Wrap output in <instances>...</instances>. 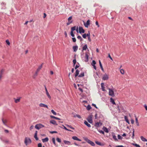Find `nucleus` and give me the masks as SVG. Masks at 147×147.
Here are the masks:
<instances>
[{"label":"nucleus","mask_w":147,"mask_h":147,"mask_svg":"<svg viewBox=\"0 0 147 147\" xmlns=\"http://www.w3.org/2000/svg\"><path fill=\"white\" fill-rule=\"evenodd\" d=\"M84 76V72H83L82 73H81L80 75L78 76V77L81 78L82 77H83Z\"/></svg>","instance_id":"nucleus-30"},{"label":"nucleus","mask_w":147,"mask_h":147,"mask_svg":"<svg viewBox=\"0 0 147 147\" xmlns=\"http://www.w3.org/2000/svg\"><path fill=\"white\" fill-rule=\"evenodd\" d=\"M76 26H75L74 27H72L71 28V32H73L74 31H75L76 30Z\"/></svg>","instance_id":"nucleus-35"},{"label":"nucleus","mask_w":147,"mask_h":147,"mask_svg":"<svg viewBox=\"0 0 147 147\" xmlns=\"http://www.w3.org/2000/svg\"><path fill=\"white\" fill-rule=\"evenodd\" d=\"M96 64V62L94 60H93L92 61V63H91V65L92 66Z\"/></svg>","instance_id":"nucleus-47"},{"label":"nucleus","mask_w":147,"mask_h":147,"mask_svg":"<svg viewBox=\"0 0 147 147\" xmlns=\"http://www.w3.org/2000/svg\"><path fill=\"white\" fill-rule=\"evenodd\" d=\"M21 97H18L17 99H15V102L16 103H17L18 102H19L20 101V99Z\"/></svg>","instance_id":"nucleus-39"},{"label":"nucleus","mask_w":147,"mask_h":147,"mask_svg":"<svg viewBox=\"0 0 147 147\" xmlns=\"http://www.w3.org/2000/svg\"><path fill=\"white\" fill-rule=\"evenodd\" d=\"M89 56L88 54L87 53H85V61L86 62H88V58H89Z\"/></svg>","instance_id":"nucleus-16"},{"label":"nucleus","mask_w":147,"mask_h":147,"mask_svg":"<svg viewBox=\"0 0 147 147\" xmlns=\"http://www.w3.org/2000/svg\"><path fill=\"white\" fill-rule=\"evenodd\" d=\"M83 139L86 141L88 144H90L92 146H95L94 143L90 140L88 139L87 137H84Z\"/></svg>","instance_id":"nucleus-1"},{"label":"nucleus","mask_w":147,"mask_h":147,"mask_svg":"<svg viewBox=\"0 0 147 147\" xmlns=\"http://www.w3.org/2000/svg\"><path fill=\"white\" fill-rule=\"evenodd\" d=\"M50 133L51 134H53V133H57V131H50Z\"/></svg>","instance_id":"nucleus-58"},{"label":"nucleus","mask_w":147,"mask_h":147,"mask_svg":"<svg viewBox=\"0 0 147 147\" xmlns=\"http://www.w3.org/2000/svg\"><path fill=\"white\" fill-rule=\"evenodd\" d=\"M85 32V30L81 26H80L79 27V32L80 34L84 33Z\"/></svg>","instance_id":"nucleus-9"},{"label":"nucleus","mask_w":147,"mask_h":147,"mask_svg":"<svg viewBox=\"0 0 147 147\" xmlns=\"http://www.w3.org/2000/svg\"><path fill=\"white\" fill-rule=\"evenodd\" d=\"M34 138H35V139L36 140V141H37V140H38V138L37 136V135L34 134Z\"/></svg>","instance_id":"nucleus-49"},{"label":"nucleus","mask_w":147,"mask_h":147,"mask_svg":"<svg viewBox=\"0 0 147 147\" xmlns=\"http://www.w3.org/2000/svg\"><path fill=\"white\" fill-rule=\"evenodd\" d=\"M104 83H102L101 84V87L102 90L103 91H106V90L105 89V87L104 86Z\"/></svg>","instance_id":"nucleus-24"},{"label":"nucleus","mask_w":147,"mask_h":147,"mask_svg":"<svg viewBox=\"0 0 147 147\" xmlns=\"http://www.w3.org/2000/svg\"><path fill=\"white\" fill-rule=\"evenodd\" d=\"M93 115L92 114H91L90 115H89L88 117L87 120L88 122L92 124L93 123V121L92 119Z\"/></svg>","instance_id":"nucleus-4"},{"label":"nucleus","mask_w":147,"mask_h":147,"mask_svg":"<svg viewBox=\"0 0 147 147\" xmlns=\"http://www.w3.org/2000/svg\"><path fill=\"white\" fill-rule=\"evenodd\" d=\"M72 41L73 42H75L76 41V39L75 38L73 37L72 38Z\"/></svg>","instance_id":"nucleus-60"},{"label":"nucleus","mask_w":147,"mask_h":147,"mask_svg":"<svg viewBox=\"0 0 147 147\" xmlns=\"http://www.w3.org/2000/svg\"><path fill=\"white\" fill-rule=\"evenodd\" d=\"M64 143L68 145H70L71 144V142L69 141H67L66 140H64L63 141Z\"/></svg>","instance_id":"nucleus-27"},{"label":"nucleus","mask_w":147,"mask_h":147,"mask_svg":"<svg viewBox=\"0 0 147 147\" xmlns=\"http://www.w3.org/2000/svg\"><path fill=\"white\" fill-rule=\"evenodd\" d=\"M72 139L74 140H76L77 141H82L81 140L78 138L77 136H73L72 137Z\"/></svg>","instance_id":"nucleus-18"},{"label":"nucleus","mask_w":147,"mask_h":147,"mask_svg":"<svg viewBox=\"0 0 147 147\" xmlns=\"http://www.w3.org/2000/svg\"><path fill=\"white\" fill-rule=\"evenodd\" d=\"M86 49H88V51L89 50L88 48V46L86 44L82 47V51H83V50H86Z\"/></svg>","instance_id":"nucleus-26"},{"label":"nucleus","mask_w":147,"mask_h":147,"mask_svg":"<svg viewBox=\"0 0 147 147\" xmlns=\"http://www.w3.org/2000/svg\"><path fill=\"white\" fill-rule=\"evenodd\" d=\"M74 117H78L79 119H80L81 118V117L80 115H78V114H76V115H74Z\"/></svg>","instance_id":"nucleus-38"},{"label":"nucleus","mask_w":147,"mask_h":147,"mask_svg":"<svg viewBox=\"0 0 147 147\" xmlns=\"http://www.w3.org/2000/svg\"><path fill=\"white\" fill-rule=\"evenodd\" d=\"M90 25V20H88L86 23H84V25L85 27L88 28V26Z\"/></svg>","instance_id":"nucleus-11"},{"label":"nucleus","mask_w":147,"mask_h":147,"mask_svg":"<svg viewBox=\"0 0 147 147\" xmlns=\"http://www.w3.org/2000/svg\"><path fill=\"white\" fill-rule=\"evenodd\" d=\"M109 78V76L107 75L106 74H105L103 75L102 79L104 80H108Z\"/></svg>","instance_id":"nucleus-8"},{"label":"nucleus","mask_w":147,"mask_h":147,"mask_svg":"<svg viewBox=\"0 0 147 147\" xmlns=\"http://www.w3.org/2000/svg\"><path fill=\"white\" fill-rule=\"evenodd\" d=\"M124 119L126 122H127L129 121L127 117L126 116H124Z\"/></svg>","instance_id":"nucleus-42"},{"label":"nucleus","mask_w":147,"mask_h":147,"mask_svg":"<svg viewBox=\"0 0 147 147\" xmlns=\"http://www.w3.org/2000/svg\"><path fill=\"white\" fill-rule=\"evenodd\" d=\"M99 63L101 69V70L103 72H104V69L103 68V67L102 66V65L101 63L100 60L99 61Z\"/></svg>","instance_id":"nucleus-19"},{"label":"nucleus","mask_w":147,"mask_h":147,"mask_svg":"<svg viewBox=\"0 0 147 147\" xmlns=\"http://www.w3.org/2000/svg\"><path fill=\"white\" fill-rule=\"evenodd\" d=\"M44 86H45V91H46V94L48 97L50 99H51V97L48 91V90H47V88L46 87L45 85Z\"/></svg>","instance_id":"nucleus-12"},{"label":"nucleus","mask_w":147,"mask_h":147,"mask_svg":"<svg viewBox=\"0 0 147 147\" xmlns=\"http://www.w3.org/2000/svg\"><path fill=\"white\" fill-rule=\"evenodd\" d=\"M132 130L133 131L132 132V136H131V138L132 139H134V132H135V130L134 128H132Z\"/></svg>","instance_id":"nucleus-33"},{"label":"nucleus","mask_w":147,"mask_h":147,"mask_svg":"<svg viewBox=\"0 0 147 147\" xmlns=\"http://www.w3.org/2000/svg\"><path fill=\"white\" fill-rule=\"evenodd\" d=\"M102 129L105 132L107 133H108L109 132V130L108 129L105 127L103 126L102 127Z\"/></svg>","instance_id":"nucleus-20"},{"label":"nucleus","mask_w":147,"mask_h":147,"mask_svg":"<svg viewBox=\"0 0 147 147\" xmlns=\"http://www.w3.org/2000/svg\"><path fill=\"white\" fill-rule=\"evenodd\" d=\"M70 35L73 38L75 36L74 34V33L73 32H70Z\"/></svg>","instance_id":"nucleus-55"},{"label":"nucleus","mask_w":147,"mask_h":147,"mask_svg":"<svg viewBox=\"0 0 147 147\" xmlns=\"http://www.w3.org/2000/svg\"><path fill=\"white\" fill-rule=\"evenodd\" d=\"M95 143L96 144L100 146H104L105 145V144L104 143H102L101 142L97 141H95Z\"/></svg>","instance_id":"nucleus-13"},{"label":"nucleus","mask_w":147,"mask_h":147,"mask_svg":"<svg viewBox=\"0 0 147 147\" xmlns=\"http://www.w3.org/2000/svg\"><path fill=\"white\" fill-rule=\"evenodd\" d=\"M98 132H99L100 133L102 134H104L105 133H104V131L102 130H98Z\"/></svg>","instance_id":"nucleus-56"},{"label":"nucleus","mask_w":147,"mask_h":147,"mask_svg":"<svg viewBox=\"0 0 147 147\" xmlns=\"http://www.w3.org/2000/svg\"><path fill=\"white\" fill-rule=\"evenodd\" d=\"M5 42H6V44L7 45H10V42H9V40H6Z\"/></svg>","instance_id":"nucleus-54"},{"label":"nucleus","mask_w":147,"mask_h":147,"mask_svg":"<svg viewBox=\"0 0 147 147\" xmlns=\"http://www.w3.org/2000/svg\"><path fill=\"white\" fill-rule=\"evenodd\" d=\"M66 126L73 129L74 130L75 129V128L74 127H72L71 125H66Z\"/></svg>","instance_id":"nucleus-50"},{"label":"nucleus","mask_w":147,"mask_h":147,"mask_svg":"<svg viewBox=\"0 0 147 147\" xmlns=\"http://www.w3.org/2000/svg\"><path fill=\"white\" fill-rule=\"evenodd\" d=\"M141 140L144 142H147V139L145 138L143 136H141L140 137Z\"/></svg>","instance_id":"nucleus-32"},{"label":"nucleus","mask_w":147,"mask_h":147,"mask_svg":"<svg viewBox=\"0 0 147 147\" xmlns=\"http://www.w3.org/2000/svg\"><path fill=\"white\" fill-rule=\"evenodd\" d=\"M77 38L78 39L80 40V41H82L83 40V38L80 36L78 35L77 37Z\"/></svg>","instance_id":"nucleus-40"},{"label":"nucleus","mask_w":147,"mask_h":147,"mask_svg":"<svg viewBox=\"0 0 147 147\" xmlns=\"http://www.w3.org/2000/svg\"><path fill=\"white\" fill-rule=\"evenodd\" d=\"M72 21H69V22H67V25H69L71 23H72Z\"/></svg>","instance_id":"nucleus-62"},{"label":"nucleus","mask_w":147,"mask_h":147,"mask_svg":"<svg viewBox=\"0 0 147 147\" xmlns=\"http://www.w3.org/2000/svg\"><path fill=\"white\" fill-rule=\"evenodd\" d=\"M42 64H41L37 69L34 75V76H36L37 75L38 73L42 67Z\"/></svg>","instance_id":"nucleus-7"},{"label":"nucleus","mask_w":147,"mask_h":147,"mask_svg":"<svg viewBox=\"0 0 147 147\" xmlns=\"http://www.w3.org/2000/svg\"><path fill=\"white\" fill-rule=\"evenodd\" d=\"M77 64H78V65H76L75 66V69H77V68H78L79 67L80 65V64H79V63L78 62H77Z\"/></svg>","instance_id":"nucleus-46"},{"label":"nucleus","mask_w":147,"mask_h":147,"mask_svg":"<svg viewBox=\"0 0 147 147\" xmlns=\"http://www.w3.org/2000/svg\"><path fill=\"white\" fill-rule=\"evenodd\" d=\"M32 141L29 138L25 137L24 140V143L26 145H27L29 144H30Z\"/></svg>","instance_id":"nucleus-2"},{"label":"nucleus","mask_w":147,"mask_h":147,"mask_svg":"<svg viewBox=\"0 0 147 147\" xmlns=\"http://www.w3.org/2000/svg\"><path fill=\"white\" fill-rule=\"evenodd\" d=\"M112 135L113 136V138L115 140V141H117L118 140L116 138V136L115 135V134L113 132L112 133Z\"/></svg>","instance_id":"nucleus-28"},{"label":"nucleus","mask_w":147,"mask_h":147,"mask_svg":"<svg viewBox=\"0 0 147 147\" xmlns=\"http://www.w3.org/2000/svg\"><path fill=\"white\" fill-rule=\"evenodd\" d=\"M50 123L54 125H58V124L56 123V121L54 120H51L50 121Z\"/></svg>","instance_id":"nucleus-15"},{"label":"nucleus","mask_w":147,"mask_h":147,"mask_svg":"<svg viewBox=\"0 0 147 147\" xmlns=\"http://www.w3.org/2000/svg\"><path fill=\"white\" fill-rule=\"evenodd\" d=\"M79 71L78 69H76V71L75 73L74 76L76 78L78 76H79Z\"/></svg>","instance_id":"nucleus-17"},{"label":"nucleus","mask_w":147,"mask_h":147,"mask_svg":"<svg viewBox=\"0 0 147 147\" xmlns=\"http://www.w3.org/2000/svg\"><path fill=\"white\" fill-rule=\"evenodd\" d=\"M86 34L87 36L88 37H90V31H89L88 32V33Z\"/></svg>","instance_id":"nucleus-57"},{"label":"nucleus","mask_w":147,"mask_h":147,"mask_svg":"<svg viewBox=\"0 0 147 147\" xmlns=\"http://www.w3.org/2000/svg\"><path fill=\"white\" fill-rule=\"evenodd\" d=\"M50 117H51V118L54 119H57V120H61V119H60L59 118L55 117L53 115H51Z\"/></svg>","instance_id":"nucleus-29"},{"label":"nucleus","mask_w":147,"mask_h":147,"mask_svg":"<svg viewBox=\"0 0 147 147\" xmlns=\"http://www.w3.org/2000/svg\"><path fill=\"white\" fill-rule=\"evenodd\" d=\"M39 106L40 107L46 108L47 109L48 108V106L47 105H45L44 104L42 103H40L39 104Z\"/></svg>","instance_id":"nucleus-14"},{"label":"nucleus","mask_w":147,"mask_h":147,"mask_svg":"<svg viewBox=\"0 0 147 147\" xmlns=\"http://www.w3.org/2000/svg\"><path fill=\"white\" fill-rule=\"evenodd\" d=\"M135 121H136V124L138 126H139V123L138 122V119L136 117V116H135Z\"/></svg>","instance_id":"nucleus-31"},{"label":"nucleus","mask_w":147,"mask_h":147,"mask_svg":"<svg viewBox=\"0 0 147 147\" xmlns=\"http://www.w3.org/2000/svg\"><path fill=\"white\" fill-rule=\"evenodd\" d=\"M110 102L113 105H117V104H116L114 100L112 98H110Z\"/></svg>","instance_id":"nucleus-23"},{"label":"nucleus","mask_w":147,"mask_h":147,"mask_svg":"<svg viewBox=\"0 0 147 147\" xmlns=\"http://www.w3.org/2000/svg\"><path fill=\"white\" fill-rule=\"evenodd\" d=\"M38 147H42V145L41 143H39L38 144Z\"/></svg>","instance_id":"nucleus-63"},{"label":"nucleus","mask_w":147,"mask_h":147,"mask_svg":"<svg viewBox=\"0 0 147 147\" xmlns=\"http://www.w3.org/2000/svg\"><path fill=\"white\" fill-rule=\"evenodd\" d=\"M92 107L90 105H88L86 107V109L87 110L89 111L90 110Z\"/></svg>","instance_id":"nucleus-36"},{"label":"nucleus","mask_w":147,"mask_h":147,"mask_svg":"<svg viewBox=\"0 0 147 147\" xmlns=\"http://www.w3.org/2000/svg\"><path fill=\"white\" fill-rule=\"evenodd\" d=\"M92 105L94 107H95L96 109H98V107H96V104L94 103H92Z\"/></svg>","instance_id":"nucleus-61"},{"label":"nucleus","mask_w":147,"mask_h":147,"mask_svg":"<svg viewBox=\"0 0 147 147\" xmlns=\"http://www.w3.org/2000/svg\"><path fill=\"white\" fill-rule=\"evenodd\" d=\"M117 109L119 110V112H121V111H122V112H126V111H125L123 107L122 106H119L118 105L117 106Z\"/></svg>","instance_id":"nucleus-5"},{"label":"nucleus","mask_w":147,"mask_h":147,"mask_svg":"<svg viewBox=\"0 0 147 147\" xmlns=\"http://www.w3.org/2000/svg\"><path fill=\"white\" fill-rule=\"evenodd\" d=\"M62 125L63 126V129H64L67 130V131H72L70 129H67L65 126H64V125Z\"/></svg>","instance_id":"nucleus-34"},{"label":"nucleus","mask_w":147,"mask_h":147,"mask_svg":"<svg viewBox=\"0 0 147 147\" xmlns=\"http://www.w3.org/2000/svg\"><path fill=\"white\" fill-rule=\"evenodd\" d=\"M120 73L122 74H123L124 73V71L123 69H121L120 70Z\"/></svg>","instance_id":"nucleus-52"},{"label":"nucleus","mask_w":147,"mask_h":147,"mask_svg":"<svg viewBox=\"0 0 147 147\" xmlns=\"http://www.w3.org/2000/svg\"><path fill=\"white\" fill-rule=\"evenodd\" d=\"M73 49L74 51L76 52L78 49V46L77 45L74 46L73 47Z\"/></svg>","instance_id":"nucleus-22"},{"label":"nucleus","mask_w":147,"mask_h":147,"mask_svg":"<svg viewBox=\"0 0 147 147\" xmlns=\"http://www.w3.org/2000/svg\"><path fill=\"white\" fill-rule=\"evenodd\" d=\"M102 123L100 120H99L98 122L95 123L94 125V126L98 127H100L102 125Z\"/></svg>","instance_id":"nucleus-6"},{"label":"nucleus","mask_w":147,"mask_h":147,"mask_svg":"<svg viewBox=\"0 0 147 147\" xmlns=\"http://www.w3.org/2000/svg\"><path fill=\"white\" fill-rule=\"evenodd\" d=\"M96 25L98 27H100V25L99 24L98 22L97 21H96L95 22Z\"/></svg>","instance_id":"nucleus-59"},{"label":"nucleus","mask_w":147,"mask_h":147,"mask_svg":"<svg viewBox=\"0 0 147 147\" xmlns=\"http://www.w3.org/2000/svg\"><path fill=\"white\" fill-rule=\"evenodd\" d=\"M132 144L133 145V146H135L136 147H140V145H139L136 143H133Z\"/></svg>","instance_id":"nucleus-43"},{"label":"nucleus","mask_w":147,"mask_h":147,"mask_svg":"<svg viewBox=\"0 0 147 147\" xmlns=\"http://www.w3.org/2000/svg\"><path fill=\"white\" fill-rule=\"evenodd\" d=\"M72 19V16H71L69 17L68 18V21H69H69H70V20H71Z\"/></svg>","instance_id":"nucleus-64"},{"label":"nucleus","mask_w":147,"mask_h":147,"mask_svg":"<svg viewBox=\"0 0 147 147\" xmlns=\"http://www.w3.org/2000/svg\"><path fill=\"white\" fill-rule=\"evenodd\" d=\"M109 95L112 96H114V92L112 89H109Z\"/></svg>","instance_id":"nucleus-10"},{"label":"nucleus","mask_w":147,"mask_h":147,"mask_svg":"<svg viewBox=\"0 0 147 147\" xmlns=\"http://www.w3.org/2000/svg\"><path fill=\"white\" fill-rule=\"evenodd\" d=\"M44 127L45 126L41 123L36 124L35 126V128L37 130H39L40 129Z\"/></svg>","instance_id":"nucleus-3"},{"label":"nucleus","mask_w":147,"mask_h":147,"mask_svg":"<svg viewBox=\"0 0 147 147\" xmlns=\"http://www.w3.org/2000/svg\"><path fill=\"white\" fill-rule=\"evenodd\" d=\"M82 36L84 38H86L87 37L86 34H82Z\"/></svg>","instance_id":"nucleus-53"},{"label":"nucleus","mask_w":147,"mask_h":147,"mask_svg":"<svg viewBox=\"0 0 147 147\" xmlns=\"http://www.w3.org/2000/svg\"><path fill=\"white\" fill-rule=\"evenodd\" d=\"M73 66H74L77 62L76 58L75 57V59L73 60Z\"/></svg>","instance_id":"nucleus-37"},{"label":"nucleus","mask_w":147,"mask_h":147,"mask_svg":"<svg viewBox=\"0 0 147 147\" xmlns=\"http://www.w3.org/2000/svg\"><path fill=\"white\" fill-rule=\"evenodd\" d=\"M84 124L87 126L88 127H91L90 125L88 123L86 120H85L84 122Z\"/></svg>","instance_id":"nucleus-21"},{"label":"nucleus","mask_w":147,"mask_h":147,"mask_svg":"<svg viewBox=\"0 0 147 147\" xmlns=\"http://www.w3.org/2000/svg\"><path fill=\"white\" fill-rule=\"evenodd\" d=\"M49 140V138L48 137H46L45 138L42 139V141L44 143L47 142Z\"/></svg>","instance_id":"nucleus-25"},{"label":"nucleus","mask_w":147,"mask_h":147,"mask_svg":"<svg viewBox=\"0 0 147 147\" xmlns=\"http://www.w3.org/2000/svg\"><path fill=\"white\" fill-rule=\"evenodd\" d=\"M117 137H118V139L119 140H121L123 138L119 134L118 135Z\"/></svg>","instance_id":"nucleus-48"},{"label":"nucleus","mask_w":147,"mask_h":147,"mask_svg":"<svg viewBox=\"0 0 147 147\" xmlns=\"http://www.w3.org/2000/svg\"><path fill=\"white\" fill-rule=\"evenodd\" d=\"M2 120L3 124L5 126H7V125L5 123V122H7V121L6 120H5V121H4L3 119H2Z\"/></svg>","instance_id":"nucleus-44"},{"label":"nucleus","mask_w":147,"mask_h":147,"mask_svg":"<svg viewBox=\"0 0 147 147\" xmlns=\"http://www.w3.org/2000/svg\"><path fill=\"white\" fill-rule=\"evenodd\" d=\"M51 111L54 115H56V113L53 109L51 110Z\"/></svg>","instance_id":"nucleus-51"},{"label":"nucleus","mask_w":147,"mask_h":147,"mask_svg":"<svg viewBox=\"0 0 147 147\" xmlns=\"http://www.w3.org/2000/svg\"><path fill=\"white\" fill-rule=\"evenodd\" d=\"M56 140L57 142L59 143H61V139L59 138H56Z\"/></svg>","instance_id":"nucleus-45"},{"label":"nucleus","mask_w":147,"mask_h":147,"mask_svg":"<svg viewBox=\"0 0 147 147\" xmlns=\"http://www.w3.org/2000/svg\"><path fill=\"white\" fill-rule=\"evenodd\" d=\"M52 141L53 142V143L54 144L55 146H56V144L55 143V139L54 138H52Z\"/></svg>","instance_id":"nucleus-41"}]
</instances>
